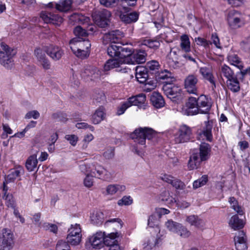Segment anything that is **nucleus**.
Wrapping results in <instances>:
<instances>
[{
    "label": "nucleus",
    "mask_w": 250,
    "mask_h": 250,
    "mask_svg": "<svg viewBox=\"0 0 250 250\" xmlns=\"http://www.w3.org/2000/svg\"><path fill=\"white\" fill-rule=\"evenodd\" d=\"M139 17L138 13L133 12L129 14H121L120 18L121 20L126 23H130L136 22Z\"/></svg>",
    "instance_id": "34"
},
{
    "label": "nucleus",
    "mask_w": 250,
    "mask_h": 250,
    "mask_svg": "<svg viewBox=\"0 0 250 250\" xmlns=\"http://www.w3.org/2000/svg\"><path fill=\"white\" fill-rule=\"evenodd\" d=\"M65 139L73 146H76L78 141V136L74 134L66 135Z\"/></svg>",
    "instance_id": "62"
},
{
    "label": "nucleus",
    "mask_w": 250,
    "mask_h": 250,
    "mask_svg": "<svg viewBox=\"0 0 250 250\" xmlns=\"http://www.w3.org/2000/svg\"><path fill=\"white\" fill-rule=\"evenodd\" d=\"M146 67L150 70H156L159 67V62L156 61H151L146 63Z\"/></svg>",
    "instance_id": "64"
},
{
    "label": "nucleus",
    "mask_w": 250,
    "mask_h": 250,
    "mask_svg": "<svg viewBox=\"0 0 250 250\" xmlns=\"http://www.w3.org/2000/svg\"><path fill=\"white\" fill-rule=\"evenodd\" d=\"M72 1L71 0H63L55 4L56 9L61 12H66L70 9Z\"/></svg>",
    "instance_id": "38"
},
{
    "label": "nucleus",
    "mask_w": 250,
    "mask_h": 250,
    "mask_svg": "<svg viewBox=\"0 0 250 250\" xmlns=\"http://www.w3.org/2000/svg\"><path fill=\"white\" fill-rule=\"evenodd\" d=\"M211 147L209 144L203 143L200 146L199 158L202 161L207 160L210 156Z\"/></svg>",
    "instance_id": "26"
},
{
    "label": "nucleus",
    "mask_w": 250,
    "mask_h": 250,
    "mask_svg": "<svg viewBox=\"0 0 250 250\" xmlns=\"http://www.w3.org/2000/svg\"><path fill=\"white\" fill-rule=\"evenodd\" d=\"M234 244L237 250H246L247 245L246 237L243 231H239L234 238Z\"/></svg>",
    "instance_id": "23"
},
{
    "label": "nucleus",
    "mask_w": 250,
    "mask_h": 250,
    "mask_svg": "<svg viewBox=\"0 0 250 250\" xmlns=\"http://www.w3.org/2000/svg\"><path fill=\"white\" fill-rule=\"evenodd\" d=\"M120 235L119 232L116 231L111 232L107 235L105 234L104 236V244L109 247L113 245L118 244V242L116 240Z\"/></svg>",
    "instance_id": "30"
},
{
    "label": "nucleus",
    "mask_w": 250,
    "mask_h": 250,
    "mask_svg": "<svg viewBox=\"0 0 250 250\" xmlns=\"http://www.w3.org/2000/svg\"><path fill=\"white\" fill-rule=\"evenodd\" d=\"M229 225L232 229L235 230L243 228L244 222L243 220L239 219L237 215H234L230 219Z\"/></svg>",
    "instance_id": "32"
},
{
    "label": "nucleus",
    "mask_w": 250,
    "mask_h": 250,
    "mask_svg": "<svg viewBox=\"0 0 250 250\" xmlns=\"http://www.w3.org/2000/svg\"><path fill=\"white\" fill-rule=\"evenodd\" d=\"M130 106L139 105L144 104L146 101V96L144 94L139 95L136 96H132L127 99Z\"/></svg>",
    "instance_id": "43"
},
{
    "label": "nucleus",
    "mask_w": 250,
    "mask_h": 250,
    "mask_svg": "<svg viewBox=\"0 0 250 250\" xmlns=\"http://www.w3.org/2000/svg\"><path fill=\"white\" fill-rule=\"evenodd\" d=\"M44 51L41 48H37L35 50L34 54L37 58L38 62L46 58Z\"/></svg>",
    "instance_id": "61"
},
{
    "label": "nucleus",
    "mask_w": 250,
    "mask_h": 250,
    "mask_svg": "<svg viewBox=\"0 0 250 250\" xmlns=\"http://www.w3.org/2000/svg\"><path fill=\"white\" fill-rule=\"evenodd\" d=\"M1 51H0V64L7 69H10L13 66V58L16 51L4 42L0 43Z\"/></svg>",
    "instance_id": "4"
},
{
    "label": "nucleus",
    "mask_w": 250,
    "mask_h": 250,
    "mask_svg": "<svg viewBox=\"0 0 250 250\" xmlns=\"http://www.w3.org/2000/svg\"><path fill=\"white\" fill-rule=\"evenodd\" d=\"M136 78L141 83L146 82L148 78L147 69L143 66H138L136 69Z\"/></svg>",
    "instance_id": "28"
},
{
    "label": "nucleus",
    "mask_w": 250,
    "mask_h": 250,
    "mask_svg": "<svg viewBox=\"0 0 250 250\" xmlns=\"http://www.w3.org/2000/svg\"><path fill=\"white\" fill-rule=\"evenodd\" d=\"M123 37V34L121 31L119 30L112 31L104 35L103 41L105 44L116 43H118Z\"/></svg>",
    "instance_id": "18"
},
{
    "label": "nucleus",
    "mask_w": 250,
    "mask_h": 250,
    "mask_svg": "<svg viewBox=\"0 0 250 250\" xmlns=\"http://www.w3.org/2000/svg\"><path fill=\"white\" fill-rule=\"evenodd\" d=\"M180 237L184 238H187L191 235L190 231L186 227L183 226L181 224L178 228L176 233Z\"/></svg>",
    "instance_id": "50"
},
{
    "label": "nucleus",
    "mask_w": 250,
    "mask_h": 250,
    "mask_svg": "<svg viewBox=\"0 0 250 250\" xmlns=\"http://www.w3.org/2000/svg\"><path fill=\"white\" fill-rule=\"evenodd\" d=\"M150 101L152 104L156 108H161L165 104L163 97L157 92H153L151 97Z\"/></svg>",
    "instance_id": "33"
},
{
    "label": "nucleus",
    "mask_w": 250,
    "mask_h": 250,
    "mask_svg": "<svg viewBox=\"0 0 250 250\" xmlns=\"http://www.w3.org/2000/svg\"><path fill=\"white\" fill-rule=\"evenodd\" d=\"M161 243V239L159 235L151 236L144 241L143 244V249L146 250L153 249L159 246Z\"/></svg>",
    "instance_id": "21"
},
{
    "label": "nucleus",
    "mask_w": 250,
    "mask_h": 250,
    "mask_svg": "<svg viewBox=\"0 0 250 250\" xmlns=\"http://www.w3.org/2000/svg\"><path fill=\"white\" fill-rule=\"evenodd\" d=\"M165 94L170 99H173L178 96L181 93V88L176 85L165 84L163 87Z\"/></svg>",
    "instance_id": "22"
},
{
    "label": "nucleus",
    "mask_w": 250,
    "mask_h": 250,
    "mask_svg": "<svg viewBox=\"0 0 250 250\" xmlns=\"http://www.w3.org/2000/svg\"><path fill=\"white\" fill-rule=\"evenodd\" d=\"M228 61L229 62L234 66L238 67L240 70H241L243 67L242 62L240 58L238 57L237 55L234 53L233 51H230L227 57Z\"/></svg>",
    "instance_id": "31"
},
{
    "label": "nucleus",
    "mask_w": 250,
    "mask_h": 250,
    "mask_svg": "<svg viewBox=\"0 0 250 250\" xmlns=\"http://www.w3.org/2000/svg\"><path fill=\"white\" fill-rule=\"evenodd\" d=\"M226 84L228 88L234 92H237L240 89L239 83L235 76L227 80Z\"/></svg>",
    "instance_id": "42"
},
{
    "label": "nucleus",
    "mask_w": 250,
    "mask_h": 250,
    "mask_svg": "<svg viewBox=\"0 0 250 250\" xmlns=\"http://www.w3.org/2000/svg\"><path fill=\"white\" fill-rule=\"evenodd\" d=\"M84 20H85L84 17L76 13L71 15L69 17V21L72 23L83 22Z\"/></svg>",
    "instance_id": "55"
},
{
    "label": "nucleus",
    "mask_w": 250,
    "mask_h": 250,
    "mask_svg": "<svg viewBox=\"0 0 250 250\" xmlns=\"http://www.w3.org/2000/svg\"><path fill=\"white\" fill-rule=\"evenodd\" d=\"M180 223L169 220L165 223L166 227L171 232L176 233L180 226Z\"/></svg>",
    "instance_id": "49"
},
{
    "label": "nucleus",
    "mask_w": 250,
    "mask_h": 250,
    "mask_svg": "<svg viewBox=\"0 0 250 250\" xmlns=\"http://www.w3.org/2000/svg\"><path fill=\"white\" fill-rule=\"evenodd\" d=\"M37 156L33 154L29 156L26 160L25 166L29 171H34L37 167L38 164Z\"/></svg>",
    "instance_id": "37"
},
{
    "label": "nucleus",
    "mask_w": 250,
    "mask_h": 250,
    "mask_svg": "<svg viewBox=\"0 0 250 250\" xmlns=\"http://www.w3.org/2000/svg\"><path fill=\"white\" fill-rule=\"evenodd\" d=\"M130 106V104H129L128 100H127L118 107L116 114L118 115H122L125 113V111Z\"/></svg>",
    "instance_id": "56"
},
{
    "label": "nucleus",
    "mask_w": 250,
    "mask_h": 250,
    "mask_svg": "<svg viewBox=\"0 0 250 250\" xmlns=\"http://www.w3.org/2000/svg\"><path fill=\"white\" fill-rule=\"evenodd\" d=\"M67 243L72 246L79 245L82 237V228L79 224L71 225L68 230Z\"/></svg>",
    "instance_id": "5"
},
{
    "label": "nucleus",
    "mask_w": 250,
    "mask_h": 250,
    "mask_svg": "<svg viewBox=\"0 0 250 250\" xmlns=\"http://www.w3.org/2000/svg\"><path fill=\"white\" fill-rule=\"evenodd\" d=\"M3 132L1 135V138L2 139H6L8 134L13 133V131L9 125L6 124H2V125Z\"/></svg>",
    "instance_id": "57"
},
{
    "label": "nucleus",
    "mask_w": 250,
    "mask_h": 250,
    "mask_svg": "<svg viewBox=\"0 0 250 250\" xmlns=\"http://www.w3.org/2000/svg\"><path fill=\"white\" fill-rule=\"evenodd\" d=\"M24 169L21 166H18L10 170L9 173L5 178V181L3 182V188H7L8 184L14 183L18 177L24 173Z\"/></svg>",
    "instance_id": "13"
},
{
    "label": "nucleus",
    "mask_w": 250,
    "mask_h": 250,
    "mask_svg": "<svg viewBox=\"0 0 250 250\" xmlns=\"http://www.w3.org/2000/svg\"><path fill=\"white\" fill-rule=\"evenodd\" d=\"M110 223L112 227L116 229H121L122 227V221L119 218H113L106 221L104 223L105 227H109Z\"/></svg>",
    "instance_id": "51"
},
{
    "label": "nucleus",
    "mask_w": 250,
    "mask_h": 250,
    "mask_svg": "<svg viewBox=\"0 0 250 250\" xmlns=\"http://www.w3.org/2000/svg\"><path fill=\"white\" fill-rule=\"evenodd\" d=\"M208 181V176L204 175L201 178L195 181L193 183V188H200L205 186Z\"/></svg>",
    "instance_id": "53"
},
{
    "label": "nucleus",
    "mask_w": 250,
    "mask_h": 250,
    "mask_svg": "<svg viewBox=\"0 0 250 250\" xmlns=\"http://www.w3.org/2000/svg\"><path fill=\"white\" fill-rule=\"evenodd\" d=\"M158 132L151 128L145 127L136 129L131 134L132 138L138 145L142 146L141 149L146 147V139H152L157 136Z\"/></svg>",
    "instance_id": "3"
},
{
    "label": "nucleus",
    "mask_w": 250,
    "mask_h": 250,
    "mask_svg": "<svg viewBox=\"0 0 250 250\" xmlns=\"http://www.w3.org/2000/svg\"><path fill=\"white\" fill-rule=\"evenodd\" d=\"M180 111L183 115L187 116L200 114L197 100L193 97H189Z\"/></svg>",
    "instance_id": "7"
},
{
    "label": "nucleus",
    "mask_w": 250,
    "mask_h": 250,
    "mask_svg": "<svg viewBox=\"0 0 250 250\" xmlns=\"http://www.w3.org/2000/svg\"><path fill=\"white\" fill-rule=\"evenodd\" d=\"M146 53L143 50H137L134 52L131 58H128L126 60L127 64L142 63L146 60Z\"/></svg>",
    "instance_id": "20"
},
{
    "label": "nucleus",
    "mask_w": 250,
    "mask_h": 250,
    "mask_svg": "<svg viewBox=\"0 0 250 250\" xmlns=\"http://www.w3.org/2000/svg\"><path fill=\"white\" fill-rule=\"evenodd\" d=\"M14 244L12 232L7 229H2L0 233V250H11Z\"/></svg>",
    "instance_id": "6"
},
{
    "label": "nucleus",
    "mask_w": 250,
    "mask_h": 250,
    "mask_svg": "<svg viewBox=\"0 0 250 250\" xmlns=\"http://www.w3.org/2000/svg\"><path fill=\"white\" fill-rule=\"evenodd\" d=\"M51 21V23L56 25H59L62 22L63 19L61 17L59 16L58 15L52 13Z\"/></svg>",
    "instance_id": "63"
},
{
    "label": "nucleus",
    "mask_w": 250,
    "mask_h": 250,
    "mask_svg": "<svg viewBox=\"0 0 250 250\" xmlns=\"http://www.w3.org/2000/svg\"><path fill=\"white\" fill-rule=\"evenodd\" d=\"M202 161L197 153L193 154L188 161V167L189 169L192 170L197 168Z\"/></svg>",
    "instance_id": "40"
},
{
    "label": "nucleus",
    "mask_w": 250,
    "mask_h": 250,
    "mask_svg": "<svg viewBox=\"0 0 250 250\" xmlns=\"http://www.w3.org/2000/svg\"><path fill=\"white\" fill-rule=\"evenodd\" d=\"M70 48L78 57L85 58L89 56L91 44L88 40L75 38L69 42Z\"/></svg>",
    "instance_id": "2"
},
{
    "label": "nucleus",
    "mask_w": 250,
    "mask_h": 250,
    "mask_svg": "<svg viewBox=\"0 0 250 250\" xmlns=\"http://www.w3.org/2000/svg\"><path fill=\"white\" fill-rule=\"evenodd\" d=\"M180 47L182 51L185 52L190 51V42L189 37L187 35H183L180 37Z\"/></svg>",
    "instance_id": "39"
},
{
    "label": "nucleus",
    "mask_w": 250,
    "mask_h": 250,
    "mask_svg": "<svg viewBox=\"0 0 250 250\" xmlns=\"http://www.w3.org/2000/svg\"><path fill=\"white\" fill-rule=\"evenodd\" d=\"M229 203L231 208L239 214L242 215L243 214V211L241 207L239 205L238 201L234 197L229 198Z\"/></svg>",
    "instance_id": "48"
},
{
    "label": "nucleus",
    "mask_w": 250,
    "mask_h": 250,
    "mask_svg": "<svg viewBox=\"0 0 250 250\" xmlns=\"http://www.w3.org/2000/svg\"><path fill=\"white\" fill-rule=\"evenodd\" d=\"M159 224V220L157 215H152L148 219V225L150 227L154 228L156 227L157 229L159 231V228L158 227Z\"/></svg>",
    "instance_id": "52"
},
{
    "label": "nucleus",
    "mask_w": 250,
    "mask_h": 250,
    "mask_svg": "<svg viewBox=\"0 0 250 250\" xmlns=\"http://www.w3.org/2000/svg\"><path fill=\"white\" fill-rule=\"evenodd\" d=\"M74 34L77 36L76 38L80 39H83L81 37H86L87 35L86 31L80 26H78L75 28L74 29Z\"/></svg>",
    "instance_id": "54"
},
{
    "label": "nucleus",
    "mask_w": 250,
    "mask_h": 250,
    "mask_svg": "<svg viewBox=\"0 0 250 250\" xmlns=\"http://www.w3.org/2000/svg\"><path fill=\"white\" fill-rule=\"evenodd\" d=\"M220 76L221 77H225L227 80H229L234 76V74L229 66L224 64L220 69Z\"/></svg>",
    "instance_id": "45"
},
{
    "label": "nucleus",
    "mask_w": 250,
    "mask_h": 250,
    "mask_svg": "<svg viewBox=\"0 0 250 250\" xmlns=\"http://www.w3.org/2000/svg\"><path fill=\"white\" fill-rule=\"evenodd\" d=\"M120 50L119 58L124 63L127 64L126 60L128 58H131L133 54L132 50L130 48L122 46H120Z\"/></svg>",
    "instance_id": "36"
},
{
    "label": "nucleus",
    "mask_w": 250,
    "mask_h": 250,
    "mask_svg": "<svg viewBox=\"0 0 250 250\" xmlns=\"http://www.w3.org/2000/svg\"><path fill=\"white\" fill-rule=\"evenodd\" d=\"M158 78L164 81L166 84H171L175 81L173 75L169 71L165 70L159 74Z\"/></svg>",
    "instance_id": "35"
},
{
    "label": "nucleus",
    "mask_w": 250,
    "mask_h": 250,
    "mask_svg": "<svg viewBox=\"0 0 250 250\" xmlns=\"http://www.w3.org/2000/svg\"><path fill=\"white\" fill-rule=\"evenodd\" d=\"M125 64L119 58L108 60L104 65V71H108L111 69L117 68V71L127 72V69L123 67L122 65Z\"/></svg>",
    "instance_id": "12"
},
{
    "label": "nucleus",
    "mask_w": 250,
    "mask_h": 250,
    "mask_svg": "<svg viewBox=\"0 0 250 250\" xmlns=\"http://www.w3.org/2000/svg\"><path fill=\"white\" fill-rule=\"evenodd\" d=\"M42 227L45 230H49L54 233H56L58 230L57 226L56 225L45 222L42 224Z\"/></svg>",
    "instance_id": "59"
},
{
    "label": "nucleus",
    "mask_w": 250,
    "mask_h": 250,
    "mask_svg": "<svg viewBox=\"0 0 250 250\" xmlns=\"http://www.w3.org/2000/svg\"><path fill=\"white\" fill-rule=\"evenodd\" d=\"M90 219L91 222L96 225L102 224L104 220V215L103 213L99 210H93L90 214Z\"/></svg>",
    "instance_id": "27"
},
{
    "label": "nucleus",
    "mask_w": 250,
    "mask_h": 250,
    "mask_svg": "<svg viewBox=\"0 0 250 250\" xmlns=\"http://www.w3.org/2000/svg\"><path fill=\"white\" fill-rule=\"evenodd\" d=\"M159 179L167 183L173 188H183L186 186L180 180L167 173L161 174L159 176Z\"/></svg>",
    "instance_id": "16"
},
{
    "label": "nucleus",
    "mask_w": 250,
    "mask_h": 250,
    "mask_svg": "<svg viewBox=\"0 0 250 250\" xmlns=\"http://www.w3.org/2000/svg\"><path fill=\"white\" fill-rule=\"evenodd\" d=\"M227 20L229 25L234 29L241 27L243 24L240 20V14L234 10L229 13Z\"/></svg>",
    "instance_id": "17"
},
{
    "label": "nucleus",
    "mask_w": 250,
    "mask_h": 250,
    "mask_svg": "<svg viewBox=\"0 0 250 250\" xmlns=\"http://www.w3.org/2000/svg\"><path fill=\"white\" fill-rule=\"evenodd\" d=\"M160 198L162 201L166 202L167 205L171 206L174 205L176 202V199L170 196L169 192L166 190L161 194Z\"/></svg>",
    "instance_id": "46"
},
{
    "label": "nucleus",
    "mask_w": 250,
    "mask_h": 250,
    "mask_svg": "<svg viewBox=\"0 0 250 250\" xmlns=\"http://www.w3.org/2000/svg\"><path fill=\"white\" fill-rule=\"evenodd\" d=\"M199 72L204 79L208 80L211 84H215L214 77L209 68L206 67H201Z\"/></svg>",
    "instance_id": "44"
},
{
    "label": "nucleus",
    "mask_w": 250,
    "mask_h": 250,
    "mask_svg": "<svg viewBox=\"0 0 250 250\" xmlns=\"http://www.w3.org/2000/svg\"><path fill=\"white\" fill-rule=\"evenodd\" d=\"M200 114H206L208 112L211 107V102L209 98L202 95L197 99Z\"/></svg>",
    "instance_id": "15"
},
{
    "label": "nucleus",
    "mask_w": 250,
    "mask_h": 250,
    "mask_svg": "<svg viewBox=\"0 0 250 250\" xmlns=\"http://www.w3.org/2000/svg\"><path fill=\"white\" fill-rule=\"evenodd\" d=\"M120 45L116 44H111L107 48V51L108 54L111 57H117L119 58L120 52Z\"/></svg>",
    "instance_id": "47"
},
{
    "label": "nucleus",
    "mask_w": 250,
    "mask_h": 250,
    "mask_svg": "<svg viewBox=\"0 0 250 250\" xmlns=\"http://www.w3.org/2000/svg\"><path fill=\"white\" fill-rule=\"evenodd\" d=\"M212 126L208 123H205V126L197 131V139L201 141L211 142L212 140L211 133Z\"/></svg>",
    "instance_id": "14"
},
{
    "label": "nucleus",
    "mask_w": 250,
    "mask_h": 250,
    "mask_svg": "<svg viewBox=\"0 0 250 250\" xmlns=\"http://www.w3.org/2000/svg\"><path fill=\"white\" fill-rule=\"evenodd\" d=\"M104 235V232L99 231L89 237V243L93 248L100 249L103 247Z\"/></svg>",
    "instance_id": "19"
},
{
    "label": "nucleus",
    "mask_w": 250,
    "mask_h": 250,
    "mask_svg": "<svg viewBox=\"0 0 250 250\" xmlns=\"http://www.w3.org/2000/svg\"><path fill=\"white\" fill-rule=\"evenodd\" d=\"M110 16L111 13L109 11L104 10L93 16V18L95 24L103 28L108 24Z\"/></svg>",
    "instance_id": "10"
},
{
    "label": "nucleus",
    "mask_w": 250,
    "mask_h": 250,
    "mask_svg": "<svg viewBox=\"0 0 250 250\" xmlns=\"http://www.w3.org/2000/svg\"><path fill=\"white\" fill-rule=\"evenodd\" d=\"M2 196L6 200V204L9 208H14L16 207L15 200L12 194L7 193V188H2Z\"/></svg>",
    "instance_id": "41"
},
{
    "label": "nucleus",
    "mask_w": 250,
    "mask_h": 250,
    "mask_svg": "<svg viewBox=\"0 0 250 250\" xmlns=\"http://www.w3.org/2000/svg\"><path fill=\"white\" fill-rule=\"evenodd\" d=\"M67 242L59 240L56 247V250H71L70 247Z\"/></svg>",
    "instance_id": "58"
},
{
    "label": "nucleus",
    "mask_w": 250,
    "mask_h": 250,
    "mask_svg": "<svg viewBox=\"0 0 250 250\" xmlns=\"http://www.w3.org/2000/svg\"><path fill=\"white\" fill-rule=\"evenodd\" d=\"M102 72L97 67L91 65H86L81 71V76L83 78H89L91 80L101 78Z\"/></svg>",
    "instance_id": "9"
},
{
    "label": "nucleus",
    "mask_w": 250,
    "mask_h": 250,
    "mask_svg": "<svg viewBox=\"0 0 250 250\" xmlns=\"http://www.w3.org/2000/svg\"><path fill=\"white\" fill-rule=\"evenodd\" d=\"M198 79L196 75H188L185 79L184 85L187 91L190 94H197Z\"/></svg>",
    "instance_id": "11"
},
{
    "label": "nucleus",
    "mask_w": 250,
    "mask_h": 250,
    "mask_svg": "<svg viewBox=\"0 0 250 250\" xmlns=\"http://www.w3.org/2000/svg\"><path fill=\"white\" fill-rule=\"evenodd\" d=\"M132 202L133 200L130 196H125L118 201V204L119 206H129L130 205Z\"/></svg>",
    "instance_id": "60"
},
{
    "label": "nucleus",
    "mask_w": 250,
    "mask_h": 250,
    "mask_svg": "<svg viewBox=\"0 0 250 250\" xmlns=\"http://www.w3.org/2000/svg\"><path fill=\"white\" fill-rule=\"evenodd\" d=\"M105 116V110L103 107H99L93 114L91 121L94 124H98L103 121Z\"/></svg>",
    "instance_id": "29"
},
{
    "label": "nucleus",
    "mask_w": 250,
    "mask_h": 250,
    "mask_svg": "<svg viewBox=\"0 0 250 250\" xmlns=\"http://www.w3.org/2000/svg\"><path fill=\"white\" fill-rule=\"evenodd\" d=\"M45 52L53 60L57 61L62 57L63 52L58 46L50 45L45 48Z\"/></svg>",
    "instance_id": "24"
},
{
    "label": "nucleus",
    "mask_w": 250,
    "mask_h": 250,
    "mask_svg": "<svg viewBox=\"0 0 250 250\" xmlns=\"http://www.w3.org/2000/svg\"><path fill=\"white\" fill-rule=\"evenodd\" d=\"M79 168L85 174L104 180H110L112 178V174L109 171L96 163H83L80 165Z\"/></svg>",
    "instance_id": "1"
},
{
    "label": "nucleus",
    "mask_w": 250,
    "mask_h": 250,
    "mask_svg": "<svg viewBox=\"0 0 250 250\" xmlns=\"http://www.w3.org/2000/svg\"><path fill=\"white\" fill-rule=\"evenodd\" d=\"M185 221L190 226H193L197 228H202L205 225V221L195 215L186 216Z\"/></svg>",
    "instance_id": "25"
},
{
    "label": "nucleus",
    "mask_w": 250,
    "mask_h": 250,
    "mask_svg": "<svg viewBox=\"0 0 250 250\" xmlns=\"http://www.w3.org/2000/svg\"><path fill=\"white\" fill-rule=\"evenodd\" d=\"M191 134V128L186 125H182L174 135V141L177 144L187 142L189 140Z\"/></svg>",
    "instance_id": "8"
}]
</instances>
